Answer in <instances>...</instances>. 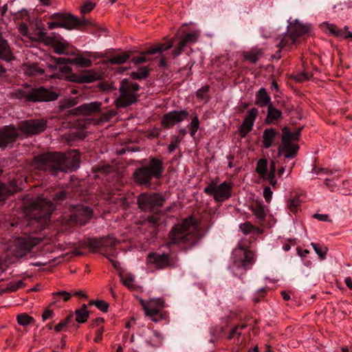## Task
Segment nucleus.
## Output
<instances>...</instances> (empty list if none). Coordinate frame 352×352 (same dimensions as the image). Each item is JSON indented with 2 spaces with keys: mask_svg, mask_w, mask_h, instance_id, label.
Instances as JSON below:
<instances>
[{
  "mask_svg": "<svg viewBox=\"0 0 352 352\" xmlns=\"http://www.w3.org/2000/svg\"><path fill=\"white\" fill-rule=\"evenodd\" d=\"M96 6V3L88 1L81 7V13L85 14L91 12Z\"/></svg>",
  "mask_w": 352,
  "mask_h": 352,
  "instance_id": "4d7b16f0",
  "label": "nucleus"
},
{
  "mask_svg": "<svg viewBox=\"0 0 352 352\" xmlns=\"http://www.w3.org/2000/svg\"><path fill=\"white\" fill-rule=\"evenodd\" d=\"M258 109L256 108H252L248 113V114L245 117V120H249L252 122H254V120L257 118L258 116Z\"/></svg>",
  "mask_w": 352,
  "mask_h": 352,
  "instance_id": "864d4df0",
  "label": "nucleus"
},
{
  "mask_svg": "<svg viewBox=\"0 0 352 352\" xmlns=\"http://www.w3.org/2000/svg\"><path fill=\"white\" fill-rule=\"evenodd\" d=\"M208 90H209V87L208 86H205V87H201V89H199L197 91V98H201V99L204 98L205 95L208 91Z\"/></svg>",
  "mask_w": 352,
  "mask_h": 352,
  "instance_id": "338daca9",
  "label": "nucleus"
},
{
  "mask_svg": "<svg viewBox=\"0 0 352 352\" xmlns=\"http://www.w3.org/2000/svg\"><path fill=\"white\" fill-rule=\"evenodd\" d=\"M278 133V132L273 128L266 129L264 130L263 133V147L266 148H270L272 145L276 135Z\"/></svg>",
  "mask_w": 352,
  "mask_h": 352,
  "instance_id": "c756f323",
  "label": "nucleus"
},
{
  "mask_svg": "<svg viewBox=\"0 0 352 352\" xmlns=\"http://www.w3.org/2000/svg\"><path fill=\"white\" fill-rule=\"evenodd\" d=\"M164 307V301L162 298L151 299L148 300V307L145 314L150 317L151 320L157 322L164 319L163 314H160V310Z\"/></svg>",
  "mask_w": 352,
  "mask_h": 352,
  "instance_id": "dca6fc26",
  "label": "nucleus"
},
{
  "mask_svg": "<svg viewBox=\"0 0 352 352\" xmlns=\"http://www.w3.org/2000/svg\"><path fill=\"white\" fill-rule=\"evenodd\" d=\"M130 58V53L125 52L123 54H117L108 60V63L112 65H120L126 63Z\"/></svg>",
  "mask_w": 352,
  "mask_h": 352,
  "instance_id": "72a5a7b5",
  "label": "nucleus"
},
{
  "mask_svg": "<svg viewBox=\"0 0 352 352\" xmlns=\"http://www.w3.org/2000/svg\"><path fill=\"white\" fill-rule=\"evenodd\" d=\"M53 60L57 65H65L67 63L72 64L71 58H65L62 57H54L53 58Z\"/></svg>",
  "mask_w": 352,
  "mask_h": 352,
  "instance_id": "680f3d73",
  "label": "nucleus"
},
{
  "mask_svg": "<svg viewBox=\"0 0 352 352\" xmlns=\"http://www.w3.org/2000/svg\"><path fill=\"white\" fill-rule=\"evenodd\" d=\"M67 192L65 190H60L53 195V199L56 203L61 202L66 199Z\"/></svg>",
  "mask_w": 352,
  "mask_h": 352,
  "instance_id": "5fc2aeb1",
  "label": "nucleus"
},
{
  "mask_svg": "<svg viewBox=\"0 0 352 352\" xmlns=\"http://www.w3.org/2000/svg\"><path fill=\"white\" fill-rule=\"evenodd\" d=\"M80 164L79 154L72 151L67 155L58 152H48L36 156L33 165L38 170H43L56 176L58 172L76 170Z\"/></svg>",
  "mask_w": 352,
  "mask_h": 352,
  "instance_id": "f257e3e1",
  "label": "nucleus"
},
{
  "mask_svg": "<svg viewBox=\"0 0 352 352\" xmlns=\"http://www.w3.org/2000/svg\"><path fill=\"white\" fill-rule=\"evenodd\" d=\"M44 30V28H41L37 32L38 38V40L44 42L46 45H50V43L53 41V37L54 36H47Z\"/></svg>",
  "mask_w": 352,
  "mask_h": 352,
  "instance_id": "79ce46f5",
  "label": "nucleus"
},
{
  "mask_svg": "<svg viewBox=\"0 0 352 352\" xmlns=\"http://www.w3.org/2000/svg\"><path fill=\"white\" fill-rule=\"evenodd\" d=\"M175 41V36L171 38V40L168 43H159L156 45L155 46L144 51V54H154L157 53H161L164 51L168 50L170 49L173 45V43Z\"/></svg>",
  "mask_w": 352,
  "mask_h": 352,
  "instance_id": "c85d7f7f",
  "label": "nucleus"
},
{
  "mask_svg": "<svg viewBox=\"0 0 352 352\" xmlns=\"http://www.w3.org/2000/svg\"><path fill=\"white\" fill-rule=\"evenodd\" d=\"M309 31V28L306 25L301 24H296L290 32V39L292 40V44H295L296 43L297 38L307 33Z\"/></svg>",
  "mask_w": 352,
  "mask_h": 352,
  "instance_id": "bb28decb",
  "label": "nucleus"
},
{
  "mask_svg": "<svg viewBox=\"0 0 352 352\" xmlns=\"http://www.w3.org/2000/svg\"><path fill=\"white\" fill-rule=\"evenodd\" d=\"M16 95L17 98L31 102H47L54 101L58 98L57 93L43 86L31 88L28 90H19Z\"/></svg>",
  "mask_w": 352,
  "mask_h": 352,
  "instance_id": "39448f33",
  "label": "nucleus"
},
{
  "mask_svg": "<svg viewBox=\"0 0 352 352\" xmlns=\"http://www.w3.org/2000/svg\"><path fill=\"white\" fill-rule=\"evenodd\" d=\"M102 248H113L119 243V241L113 236L100 238Z\"/></svg>",
  "mask_w": 352,
  "mask_h": 352,
  "instance_id": "4c0bfd02",
  "label": "nucleus"
},
{
  "mask_svg": "<svg viewBox=\"0 0 352 352\" xmlns=\"http://www.w3.org/2000/svg\"><path fill=\"white\" fill-rule=\"evenodd\" d=\"M17 322L22 326H27L34 323V319L27 314H20L16 316Z\"/></svg>",
  "mask_w": 352,
  "mask_h": 352,
  "instance_id": "e433bc0d",
  "label": "nucleus"
},
{
  "mask_svg": "<svg viewBox=\"0 0 352 352\" xmlns=\"http://www.w3.org/2000/svg\"><path fill=\"white\" fill-rule=\"evenodd\" d=\"M163 340L162 335L157 331L152 332V336L147 341L148 344L154 347H158Z\"/></svg>",
  "mask_w": 352,
  "mask_h": 352,
  "instance_id": "f704fd0d",
  "label": "nucleus"
},
{
  "mask_svg": "<svg viewBox=\"0 0 352 352\" xmlns=\"http://www.w3.org/2000/svg\"><path fill=\"white\" fill-rule=\"evenodd\" d=\"M72 63L82 67H89L91 65V60L82 56H78L72 59Z\"/></svg>",
  "mask_w": 352,
  "mask_h": 352,
  "instance_id": "58836bf2",
  "label": "nucleus"
},
{
  "mask_svg": "<svg viewBox=\"0 0 352 352\" xmlns=\"http://www.w3.org/2000/svg\"><path fill=\"white\" fill-rule=\"evenodd\" d=\"M102 103L100 102H91L82 104L71 110L70 113L74 116H89L100 111Z\"/></svg>",
  "mask_w": 352,
  "mask_h": 352,
  "instance_id": "a211bd4d",
  "label": "nucleus"
},
{
  "mask_svg": "<svg viewBox=\"0 0 352 352\" xmlns=\"http://www.w3.org/2000/svg\"><path fill=\"white\" fill-rule=\"evenodd\" d=\"M50 19L58 21V28L72 30L79 27V19L70 13H54L50 16Z\"/></svg>",
  "mask_w": 352,
  "mask_h": 352,
  "instance_id": "2eb2a0df",
  "label": "nucleus"
},
{
  "mask_svg": "<svg viewBox=\"0 0 352 352\" xmlns=\"http://www.w3.org/2000/svg\"><path fill=\"white\" fill-rule=\"evenodd\" d=\"M12 58L13 56L10 45L0 33V58L6 61H10Z\"/></svg>",
  "mask_w": 352,
  "mask_h": 352,
  "instance_id": "393cba45",
  "label": "nucleus"
},
{
  "mask_svg": "<svg viewBox=\"0 0 352 352\" xmlns=\"http://www.w3.org/2000/svg\"><path fill=\"white\" fill-rule=\"evenodd\" d=\"M41 241V239L36 237H18L13 241L11 251L14 256L21 258L28 254Z\"/></svg>",
  "mask_w": 352,
  "mask_h": 352,
  "instance_id": "1a4fd4ad",
  "label": "nucleus"
},
{
  "mask_svg": "<svg viewBox=\"0 0 352 352\" xmlns=\"http://www.w3.org/2000/svg\"><path fill=\"white\" fill-rule=\"evenodd\" d=\"M133 281L134 278L131 276H126L124 277H122V283L129 289H131L133 288Z\"/></svg>",
  "mask_w": 352,
  "mask_h": 352,
  "instance_id": "13d9d810",
  "label": "nucleus"
},
{
  "mask_svg": "<svg viewBox=\"0 0 352 352\" xmlns=\"http://www.w3.org/2000/svg\"><path fill=\"white\" fill-rule=\"evenodd\" d=\"M55 209L54 204L50 200L38 197L28 207V212L33 219L45 224Z\"/></svg>",
  "mask_w": 352,
  "mask_h": 352,
  "instance_id": "423d86ee",
  "label": "nucleus"
},
{
  "mask_svg": "<svg viewBox=\"0 0 352 352\" xmlns=\"http://www.w3.org/2000/svg\"><path fill=\"white\" fill-rule=\"evenodd\" d=\"M232 184L223 182L220 184L212 182L204 188V192L210 196H212L215 201L223 202L231 197Z\"/></svg>",
  "mask_w": 352,
  "mask_h": 352,
  "instance_id": "6e6552de",
  "label": "nucleus"
},
{
  "mask_svg": "<svg viewBox=\"0 0 352 352\" xmlns=\"http://www.w3.org/2000/svg\"><path fill=\"white\" fill-rule=\"evenodd\" d=\"M144 52H142L141 56L133 57L132 59V62L136 65L146 62V59L144 56V55L146 54H144Z\"/></svg>",
  "mask_w": 352,
  "mask_h": 352,
  "instance_id": "774afa93",
  "label": "nucleus"
},
{
  "mask_svg": "<svg viewBox=\"0 0 352 352\" xmlns=\"http://www.w3.org/2000/svg\"><path fill=\"white\" fill-rule=\"evenodd\" d=\"M299 146L296 144L289 142H281L278 147V155H283L285 158H294L296 157Z\"/></svg>",
  "mask_w": 352,
  "mask_h": 352,
  "instance_id": "aec40b11",
  "label": "nucleus"
},
{
  "mask_svg": "<svg viewBox=\"0 0 352 352\" xmlns=\"http://www.w3.org/2000/svg\"><path fill=\"white\" fill-rule=\"evenodd\" d=\"M283 135L281 138V142H289L292 140H294V136L293 133L290 131L288 127L285 126L283 129Z\"/></svg>",
  "mask_w": 352,
  "mask_h": 352,
  "instance_id": "de8ad7c7",
  "label": "nucleus"
},
{
  "mask_svg": "<svg viewBox=\"0 0 352 352\" xmlns=\"http://www.w3.org/2000/svg\"><path fill=\"white\" fill-rule=\"evenodd\" d=\"M247 327V325L245 324H241V325H236L232 329V331H230L228 338L229 340H232L234 338H236L237 340H239L241 335V331L242 330H243L244 329H245Z\"/></svg>",
  "mask_w": 352,
  "mask_h": 352,
  "instance_id": "ea45409f",
  "label": "nucleus"
},
{
  "mask_svg": "<svg viewBox=\"0 0 352 352\" xmlns=\"http://www.w3.org/2000/svg\"><path fill=\"white\" fill-rule=\"evenodd\" d=\"M168 246L172 244L184 245L192 248L199 240L195 219L190 217L175 225L168 233Z\"/></svg>",
  "mask_w": 352,
  "mask_h": 352,
  "instance_id": "f03ea898",
  "label": "nucleus"
},
{
  "mask_svg": "<svg viewBox=\"0 0 352 352\" xmlns=\"http://www.w3.org/2000/svg\"><path fill=\"white\" fill-rule=\"evenodd\" d=\"M251 130L252 129H248L246 125L243 126L242 123L239 128V136L242 138H245Z\"/></svg>",
  "mask_w": 352,
  "mask_h": 352,
  "instance_id": "0e129e2a",
  "label": "nucleus"
},
{
  "mask_svg": "<svg viewBox=\"0 0 352 352\" xmlns=\"http://www.w3.org/2000/svg\"><path fill=\"white\" fill-rule=\"evenodd\" d=\"M19 136V129L14 125H6L0 127V148H12Z\"/></svg>",
  "mask_w": 352,
  "mask_h": 352,
  "instance_id": "f8f14e48",
  "label": "nucleus"
},
{
  "mask_svg": "<svg viewBox=\"0 0 352 352\" xmlns=\"http://www.w3.org/2000/svg\"><path fill=\"white\" fill-rule=\"evenodd\" d=\"M250 208L258 223H263L265 221V207L263 204L256 201L252 204Z\"/></svg>",
  "mask_w": 352,
  "mask_h": 352,
  "instance_id": "5701e85b",
  "label": "nucleus"
},
{
  "mask_svg": "<svg viewBox=\"0 0 352 352\" xmlns=\"http://www.w3.org/2000/svg\"><path fill=\"white\" fill-rule=\"evenodd\" d=\"M116 111L114 110L109 111L106 113H104L101 116V120L103 122H108L113 117H114L116 115Z\"/></svg>",
  "mask_w": 352,
  "mask_h": 352,
  "instance_id": "052dcab7",
  "label": "nucleus"
},
{
  "mask_svg": "<svg viewBox=\"0 0 352 352\" xmlns=\"http://www.w3.org/2000/svg\"><path fill=\"white\" fill-rule=\"evenodd\" d=\"M47 121L44 119L28 120L21 121L18 124V129L28 135L38 134L46 129Z\"/></svg>",
  "mask_w": 352,
  "mask_h": 352,
  "instance_id": "ddd939ff",
  "label": "nucleus"
},
{
  "mask_svg": "<svg viewBox=\"0 0 352 352\" xmlns=\"http://www.w3.org/2000/svg\"><path fill=\"white\" fill-rule=\"evenodd\" d=\"M189 127L190 129L191 136H194L195 135V133H197V131H198L199 127V118L197 115H195L192 118L191 122L189 124Z\"/></svg>",
  "mask_w": 352,
  "mask_h": 352,
  "instance_id": "c03bdc74",
  "label": "nucleus"
},
{
  "mask_svg": "<svg viewBox=\"0 0 352 352\" xmlns=\"http://www.w3.org/2000/svg\"><path fill=\"white\" fill-rule=\"evenodd\" d=\"M182 138L179 136L173 138L170 143L168 146V152L169 153H172L177 148L179 147Z\"/></svg>",
  "mask_w": 352,
  "mask_h": 352,
  "instance_id": "09e8293b",
  "label": "nucleus"
},
{
  "mask_svg": "<svg viewBox=\"0 0 352 352\" xmlns=\"http://www.w3.org/2000/svg\"><path fill=\"white\" fill-rule=\"evenodd\" d=\"M49 45H52L53 47L54 52L57 54H67V45L65 43L58 41L55 36L53 37V41L50 43Z\"/></svg>",
  "mask_w": 352,
  "mask_h": 352,
  "instance_id": "2f4dec72",
  "label": "nucleus"
},
{
  "mask_svg": "<svg viewBox=\"0 0 352 352\" xmlns=\"http://www.w3.org/2000/svg\"><path fill=\"white\" fill-rule=\"evenodd\" d=\"M300 205V201L298 197H296L289 200L288 204V208L289 210L292 212H295L297 211L298 206Z\"/></svg>",
  "mask_w": 352,
  "mask_h": 352,
  "instance_id": "3c124183",
  "label": "nucleus"
},
{
  "mask_svg": "<svg viewBox=\"0 0 352 352\" xmlns=\"http://www.w3.org/2000/svg\"><path fill=\"white\" fill-rule=\"evenodd\" d=\"M255 104L258 107H269L272 104L271 98L265 88H261L255 96Z\"/></svg>",
  "mask_w": 352,
  "mask_h": 352,
  "instance_id": "b1692460",
  "label": "nucleus"
},
{
  "mask_svg": "<svg viewBox=\"0 0 352 352\" xmlns=\"http://www.w3.org/2000/svg\"><path fill=\"white\" fill-rule=\"evenodd\" d=\"M140 85L129 80L123 79L120 82L119 88V97L114 101L115 106L118 108H125L131 106L138 101L140 95L138 91L140 90Z\"/></svg>",
  "mask_w": 352,
  "mask_h": 352,
  "instance_id": "20e7f679",
  "label": "nucleus"
},
{
  "mask_svg": "<svg viewBox=\"0 0 352 352\" xmlns=\"http://www.w3.org/2000/svg\"><path fill=\"white\" fill-rule=\"evenodd\" d=\"M71 81L77 83H90L98 79V74L91 71H88L85 74H72L71 76Z\"/></svg>",
  "mask_w": 352,
  "mask_h": 352,
  "instance_id": "4be33fe9",
  "label": "nucleus"
},
{
  "mask_svg": "<svg viewBox=\"0 0 352 352\" xmlns=\"http://www.w3.org/2000/svg\"><path fill=\"white\" fill-rule=\"evenodd\" d=\"M333 36L338 38H352V33L347 30L346 27L344 29L338 28Z\"/></svg>",
  "mask_w": 352,
  "mask_h": 352,
  "instance_id": "37998d69",
  "label": "nucleus"
},
{
  "mask_svg": "<svg viewBox=\"0 0 352 352\" xmlns=\"http://www.w3.org/2000/svg\"><path fill=\"white\" fill-rule=\"evenodd\" d=\"M146 221L153 226H157L159 224L160 218L155 215H151L147 217Z\"/></svg>",
  "mask_w": 352,
  "mask_h": 352,
  "instance_id": "69168bd1",
  "label": "nucleus"
},
{
  "mask_svg": "<svg viewBox=\"0 0 352 352\" xmlns=\"http://www.w3.org/2000/svg\"><path fill=\"white\" fill-rule=\"evenodd\" d=\"M242 55L245 60L255 64L258 62L259 58L263 56V50L258 48H252L248 52H243Z\"/></svg>",
  "mask_w": 352,
  "mask_h": 352,
  "instance_id": "a878e982",
  "label": "nucleus"
},
{
  "mask_svg": "<svg viewBox=\"0 0 352 352\" xmlns=\"http://www.w3.org/2000/svg\"><path fill=\"white\" fill-rule=\"evenodd\" d=\"M164 197L156 192H143L137 197L138 208L144 212H151L162 206L164 204Z\"/></svg>",
  "mask_w": 352,
  "mask_h": 352,
  "instance_id": "0eeeda50",
  "label": "nucleus"
},
{
  "mask_svg": "<svg viewBox=\"0 0 352 352\" xmlns=\"http://www.w3.org/2000/svg\"><path fill=\"white\" fill-rule=\"evenodd\" d=\"M18 190L19 188L16 182H10L8 184L0 182V201L6 199L8 196Z\"/></svg>",
  "mask_w": 352,
  "mask_h": 352,
  "instance_id": "412c9836",
  "label": "nucleus"
},
{
  "mask_svg": "<svg viewBox=\"0 0 352 352\" xmlns=\"http://www.w3.org/2000/svg\"><path fill=\"white\" fill-rule=\"evenodd\" d=\"M78 100L76 98L64 99L60 102L59 108L60 110L71 108L77 104Z\"/></svg>",
  "mask_w": 352,
  "mask_h": 352,
  "instance_id": "a19ab883",
  "label": "nucleus"
},
{
  "mask_svg": "<svg viewBox=\"0 0 352 352\" xmlns=\"http://www.w3.org/2000/svg\"><path fill=\"white\" fill-rule=\"evenodd\" d=\"M89 305H94L98 309L103 312H107L109 304L104 300H91Z\"/></svg>",
  "mask_w": 352,
  "mask_h": 352,
  "instance_id": "a18cd8bd",
  "label": "nucleus"
},
{
  "mask_svg": "<svg viewBox=\"0 0 352 352\" xmlns=\"http://www.w3.org/2000/svg\"><path fill=\"white\" fill-rule=\"evenodd\" d=\"M263 197L267 202H270L272 197V191L268 186L265 187L263 190Z\"/></svg>",
  "mask_w": 352,
  "mask_h": 352,
  "instance_id": "e2e57ef3",
  "label": "nucleus"
},
{
  "mask_svg": "<svg viewBox=\"0 0 352 352\" xmlns=\"http://www.w3.org/2000/svg\"><path fill=\"white\" fill-rule=\"evenodd\" d=\"M234 265L237 268H243L244 270L254 262V254L252 251L243 248H238L233 252Z\"/></svg>",
  "mask_w": 352,
  "mask_h": 352,
  "instance_id": "4468645a",
  "label": "nucleus"
},
{
  "mask_svg": "<svg viewBox=\"0 0 352 352\" xmlns=\"http://www.w3.org/2000/svg\"><path fill=\"white\" fill-rule=\"evenodd\" d=\"M73 208L72 213L67 220L69 226L77 223L85 225L91 219L93 211L89 207L78 205Z\"/></svg>",
  "mask_w": 352,
  "mask_h": 352,
  "instance_id": "9b49d317",
  "label": "nucleus"
},
{
  "mask_svg": "<svg viewBox=\"0 0 352 352\" xmlns=\"http://www.w3.org/2000/svg\"><path fill=\"white\" fill-rule=\"evenodd\" d=\"M52 295L54 298L56 296H60V298H61L64 302L68 301L72 296V294L70 293L65 292V291L55 292V293H53Z\"/></svg>",
  "mask_w": 352,
  "mask_h": 352,
  "instance_id": "6e6d98bb",
  "label": "nucleus"
},
{
  "mask_svg": "<svg viewBox=\"0 0 352 352\" xmlns=\"http://www.w3.org/2000/svg\"><path fill=\"white\" fill-rule=\"evenodd\" d=\"M88 248L92 251L95 252L96 250H98L99 248H102L101 244V239H92L89 241L88 243Z\"/></svg>",
  "mask_w": 352,
  "mask_h": 352,
  "instance_id": "603ef678",
  "label": "nucleus"
},
{
  "mask_svg": "<svg viewBox=\"0 0 352 352\" xmlns=\"http://www.w3.org/2000/svg\"><path fill=\"white\" fill-rule=\"evenodd\" d=\"M199 35V34L198 32H192L184 35L181 41L179 42L177 47L173 51V57L175 58L179 56L188 43H195L198 39Z\"/></svg>",
  "mask_w": 352,
  "mask_h": 352,
  "instance_id": "6ab92c4d",
  "label": "nucleus"
},
{
  "mask_svg": "<svg viewBox=\"0 0 352 352\" xmlns=\"http://www.w3.org/2000/svg\"><path fill=\"white\" fill-rule=\"evenodd\" d=\"M311 245L313 247L316 253L320 256V258L322 260L326 258L327 252L328 250L327 248H324V250H322V248L317 243H311Z\"/></svg>",
  "mask_w": 352,
  "mask_h": 352,
  "instance_id": "8fccbe9b",
  "label": "nucleus"
},
{
  "mask_svg": "<svg viewBox=\"0 0 352 352\" xmlns=\"http://www.w3.org/2000/svg\"><path fill=\"white\" fill-rule=\"evenodd\" d=\"M76 320L79 323L85 322L89 318V312L87 310L86 305L83 304L80 309L75 311Z\"/></svg>",
  "mask_w": 352,
  "mask_h": 352,
  "instance_id": "473e14b6",
  "label": "nucleus"
},
{
  "mask_svg": "<svg viewBox=\"0 0 352 352\" xmlns=\"http://www.w3.org/2000/svg\"><path fill=\"white\" fill-rule=\"evenodd\" d=\"M189 116L186 110L172 111L164 115L162 125L164 128H170L175 124L179 123L186 119Z\"/></svg>",
  "mask_w": 352,
  "mask_h": 352,
  "instance_id": "f3484780",
  "label": "nucleus"
},
{
  "mask_svg": "<svg viewBox=\"0 0 352 352\" xmlns=\"http://www.w3.org/2000/svg\"><path fill=\"white\" fill-rule=\"evenodd\" d=\"M164 170L163 162L156 157H151L146 164L135 169L133 177L138 185L149 188L151 186L152 179H160Z\"/></svg>",
  "mask_w": 352,
  "mask_h": 352,
  "instance_id": "7ed1b4c3",
  "label": "nucleus"
},
{
  "mask_svg": "<svg viewBox=\"0 0 352 352\" xmlns=\"http://www.w3.org/2000/svg\"><path fill=\"white\" fill-rule=\"evenodd\" d=\"M27 72L33 76L38 74L42 75L44 74V70L43 69L38 68L36 65H31L28 67V71Z\"/></svg>",
  "mask_w": 352,
  "mask_h": 352,
  "instance_id": "bf43d9fd",
  "label": "nucleus"
},
{
  "mask_svg": "<svg viewBox=\"0 0 352 352\" xmlns=\"http://www.w3.org/2000/svg\"><path fill=\"white\" fill-rule=\"evenodd\" d=\"M177 261V257H171L170 254L166 253L150 252L146 257L147 263L154 265L158 270L176 267Z\"/></svg>",
  "mask_w": 352,
  "mask_h": 352,
  "instance_id": "9d476101",
  "label": "nucleus"
},
{
  "mask_svg": "<svg viewBox=\"0 0 352 352\" xmlns=\"http://www.w3.org/2000/svg\"><path fill=\"white\" fill-rule=\"evenodd\" d=\"M281 119L282 112L275 108L272 104L269 105V107H267V114L265 119V123L270 124Z\"/></svg>",
  "mask_w": 352,
  "mask_h": 352,
  "instance_id": "cd10ccee",
  "label": "nucleus"
},
{
  "mask_svg": "<svg viewBox=\"0 0 352 352\" xmlns=\"http://www.w3.org/2000/svg\"><path fill=\"white\" fill-rule=\"evenodd\" d=\"M239 228L244 234H249L252 233L261 234L263 232L262 229L254 226L250 221H246L243 223H241L239 226Z\"/></svg>",
  "mask_w": 352,
  "mask_h": 352,
  "instance_id": "7c9ffc66",
  "label": "nucleus"
},
{
  "mask_svg": "<svg viewBox=\"0 0 352 352\" xmlns=\"http://www.w3.org/2000/svg\"><path fill=\"white\" fill-rule=\"evenodd\" d=\"M267 170V160L266 159H261L258 161L256 168V173L263 179H265Z\"/></svg>",
  "mask_w": 352,
  "mask_h": 352,
  "instance_id": "c9c22d12",
  "label": "nucleus"
},
{
  "mask_svg": "<svg viewBox=\"0 0 352 352\" xmlns=\"http://www.w3.org/2000/svg\"><path fill=\"white\" fill-rule=\"evenodd\" d=\"M148 74V70L145 67H142L137 72H132L131 76L133 79H142L147 77Z\"/></svg>",
  "mask_w": 352,
  "mask_h": 352,
  "instance_id": "49530a36",
  "label": "nucleus"
}]
</instances>
